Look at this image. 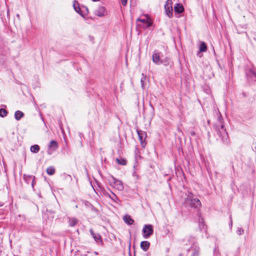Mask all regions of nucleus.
Here are the masks:
<instances>
[{"label": "nucleus", "instance_id": "nucleus-20", "mask_svg": "<svg viewBox=\"0 0 256 256\" xmlns=\"http://www.w3.org/2000/svg\"><path fill=\"white\" fill-rule=\"evenodd\" d=\"M207 50V46L204 42H202L200 46V52H205Z\"/></svg>", "mask_w": 256, "mask_h": 256}, {"label": "nucleus", "instance_id": "nucleus-12", "mask_svg": "<svg viewBox=\"0 0 256 256\" xmlns=\"http://www.w3.org/2000/svg\"><path fill=\"white\" fill-rule=\"evenodd\" d=\"M220 128L222 130V131H220V128L216 130L218 134L220 136H222V134L224 135V137L225 134L226 135V136H228L227 134L226 131V129L224 128V126L222 124L220 126Z\"/></svg>", "mask_w": 256, "mask_h": 256}, {"label": "nucleus", "instance_id": "nucleus-33", "mask_svg": "<svg viewBox=\"0 0 256 256\" xmlns=\"http://www.w3.org/2000/svg\"><path fill=\"white\" fill-rule=\"evenodd\" d=\"M16 16H17L18 17V16H19V14H18L16 15Z\"/></svg>", "mask_w": 256, "mask_h": 256}, {"label": "nucleus", "instance_id": "nucleus-22", "mask_svg": "<svg viewBox=\"0 0 256 256\" xmlns=\"http://www.w3.org/2000/svg\"><path fill=\"white\" fill-rule=\"evenodd\" d=\"M116 161L119 164H120L122 166H125L126 164V160L124 158H120V159L116 158Z\"/></svg>", "mask_w": 256, "mask_h": 256}, {"label": "nucleus", "instance_id": "nucleus-4", "mask_svg": "<svg viewBox=\"0 0 256 256\" xmlns=\"http://www.w3.org/2000/svg\"><path fill=\"white\" fill-rule=\"evenodd\" d=\"M164 9L166 14L170 18H172V0H168L164 4Z\"/></svg>", "mask_w": 256, "mask_h": 256}, {"label": "nucleus", "instance_id": "nucleus-7", "mask_svg": "<svg viewBox=\"0 0 256 256\" xmlns=\"http://www.w3.org/2000/svg\"><path fill=\"white\" fill-rule=\"evenodd\" d=\"M106 14V8L104 6H99L94 12L95 15L100 17L105 16Z\"/></svg>", "mask_w": 256, "mask_h": 256}, {"label": "nucleus", "instance_id": "nucleus-32", "mask_svg": "<svg viewBox=\"0 0 256 256\" xmlns=\"http://www.w3.org/2000/svg\"><path fill=\"white\" fill-rule=\"evenodd\" d=\"M92 0L94 2H97V1H98L99 0Z\"/></svg>", "mask_w": 256, "mask_h": 256}, {"label": "nucleus", "instance_id": "nucleus-8", "mask_svg": "<svg viewBox=\"0 0 256 256\" xmlns=\"http://www.w3.org/2000/svg\"><path fill=\"white\" fill-rule=\"evenodd\" d=\"M152 61L157 64H160L162 62L160 59V54L156 52H154L152 56Z\"/></svg>", "mask_w": 256, "mask_h": 256}, {"label": "nucleus", "instance_id": "nucleus-25", "mask_svg": "<svg viewBox=\"0 0 256 256\" xmlns=\"http://www.w3.org/2000/svg\"><path fill=\"white\" fill-rule=\"evenodd\" d=\"M236 233L238 235H242L244 233V230L242 228H238L236 230Z\"/></svg>", "mask_w": 256, "mask_h": 256}, {"label": "nucleus", "instance_id": "nucleus-3", "mask_svg": "<svg viewBox=\"0 0 256 256\" xmlns=\"http://www.w3.org/2000/svg\"><path fill=\"white\" fill-rule=\"evenodd\" d=\"M142 232L144 234L143 236L144 238H148L154 232L152 226L151 224L144 225L142 229Z\"/></svg>", "mask_w": 256, "mask_h": 256}, {"label": "nucleus", "instance_id": "nucleus-2", "mask_svg": "<svg viewBox=\"0 0 256 256\" xmlns=\"http://www.w3.org/2000/svg\"><path fill=\"white\" fill-rule=\"evenodd\" d=\"M109 181L110 184L114 188L120 191H122L124 190V186L122 181L117 180L114 176H112Z\"/></svg>", "mask_w": 256, "mask_h": 256}, {"label": "nucleus", "instance_id": "nucleus-13", "mask_svg": "<svg viewBox=\"0 0 256 256\" xmlns=\"http://www.w3.org/2000/svg\"><path fill=\"white\" fill-rule=\"evenodd\" d=\"M124 221L128 225L132 224L134 221L130 216L126 215L123 218Z\"/></svg>", "mask_w": 256, "mask_h": 256}, {"label": "nucleus", "instance_id": "nucleus-1", "mask_svg": "<svg viewBox=\"0 0 256 256\" xmlns=\"http://www.w3.org/2000/svg\"><path fill=\"white\" fill-rule=\"evenodd\" d=\"M186 202L190 206L194 208H198L201 206V202L198 198H194V195L191 192H188Z\"/></svg>", "mask_w": 256, "mask_h": 256}, {"label": "nucleus", "instance_id": "nucleus-23", "mask_svg": "<svg viewBox=\"0 0 256 256\" xmlns=\"http://www.w3.org/2000/svg\"><path fill=\"white\" fill-rule=\"evenodd\" d=\"M8 114L7 111L4 108H0V116L4 118Z\"/></svg>", "mask_w": 256, "mask_h": 256}, {"label": "nucleus", "instance_id": "nucleus-24", "mask_svg": "<svg viewBox=\"0 0 256 256\" xmlns=\"http://www.w3.org/2000/svg\"><path fill=\"white\" fill-rule=\"evenodd\" d=\"M92 237L94 239L96 242H102L101 236L99 234H95L94 236H93Z\"/></svg>", "mask_w": 256, "mask_h": 256}, {"label": "nucleus", "instance_id": "nucleus-6", "mask_svg": "<svg viewBox=\"0 0 256 256\" xmlns=\"http://www.w3.org/2000/svg\"><path fill=\"white\" fill-rule=\"evenodd\" d=\"M58 148V144L56 141L52 140H51L49 144L48 145V153L49 154H52V151L56 150Z\"/></svg>", "mask_w": 256, "mask_h": 256}, {"label": "nucleus", "instance_id": "nucleus-30", "mask_svg": "<svg viewBox=\"0 0 256 256\" xmlns=\"http://www.w3.org/2000/svg\"><path fill=\"white\" fill-rule=\"evenodd\" d=\"M4 205V203H2V202H0V206H2Z\"/></svg>", "mask_w": 256, "mask_h": 256}, {"label": "nucleus", "instance_id": "nucleus-21", "mask_svg": "<svg viewBox=\"0 0 256 256\" xmlns=\"http://www.w3.org/2000/svg\"><path fill=\"white\" fill-rule=\"evenodd\" d=\"M55 168L54 166H50L47 168L46 172L49 175H52L55 173Z\"/></svg>", "mask_w": 256, "mask_h": 256}, {"label": "nucleus", "instance_id": "nucleus-17", "mask_svg": "<svg viewBox=\"0 0 256 256\" xmlns=\"http://www.w3.org/2000/svg\"><path fill=\"white\" fill-rule=\"evenodd\" d=\"M78 223V220L75 218H69V224L70 226H74Z\"/></svg>", "mask_w": 256, "mask_h": 256}, {"label": "nucleus", "instance_id": "nucleus-26", "mask_svg": "<svg viewBox=\"0 0 256 256\" xmlns=\"http://www.w3.org/2000/svg\"><path fill=\"white\" fill-rule=\"evenodd\" d=\"M122 4L124 6H126L127 4V1L128 0H120Z\"/></svg>", "mask_w": 256, "mask_h": 256}, {"label": "nucleus", "instance_id": "nucleus-29", "mask_svg": "<svg viewBox=\"0 0 256 256\" xmlns=\"http://www.w3.org/2000/svg\"><path fill=\"white\" fill-rule=\"evenodd\" d=\"M230 228H232V216H230Z\"/></svg>", "mask_w": 256, "mask_h": 256}, {"label": "nucleus", "instance_id": "nucleus-15", "mask_svg": "<svg viewBox=\"0 0 256 256\" xmlns=\"http://www.w3.org/2000/svg\"><path fill=\"white\" fill-rule=\"evenodd\" d=\"M73 7L76 10V12L80 14H82L80 12V8L79 6V4L78 1L74 0L73 2Z\"/></svg>", "mask_w": 256, "mask_h": 256}, {"label": "nucleus", "instance_id": "nucleus-31", "mask_svg": "<svg viewBox=\"0 0 256 256\" xmlns=\"http://www.w3.org/2000/svg\"><path fill=\"white\" fill-rule=\"evenodd\" d=\"M141 82H143V78H141Z\"/></svg>", "mask_w": 256, "mask_h": 256}, {"label": "nucleus", "instance_id": "nucleus-5", "mask_svg": "<svg viewBox=\"0 0 256 256\" xmlns=\"http://www.w3.org/2000/svg\"><path fill=\"white\" fill-rule=\"evenodd\" d=\"M137 133L138 136L139 140L141 143V145L142 146H144L146 144L144 142V140L146 138V132L141 130H137Z\"/></svg>", "mask_w": 256, "mask_h": 256}, {"label": "nucleus", "instance_id": "nucleus-11", "mask_svg": "<svg viewBox=\"0 0 256 256\" xmlns=\"http://www.w3.org/2000/svg\"><path fill=\"white\" fill-rule=\"evenodd\" d=\"M174 10L177 13L180 14L184 11V8L182 4H176L174 6Z\"/></svg>", "mask_w": 256, "mask_h": 256}, {"label": "nucleus", "instance_id": "nucleus-16", "mask_svg": "<svg viewBox=\"0 0 256 256\" xmlns=\"http://www.w3.org/2000/svg\"><path fill=\"white\" fill-rule=\"evenodd\" d=\"M24 116V114L21 111L17 110L15 112L14 117L17 120H20V118H22Z\"/></svg>", "mask_w": 256, "mask_h": 256}, {"label": "nucleus", "instance_id": "nucleus-9", "mask_svg": "<svg viewBox=\"0 0 256 256\" xmlns=\"http://www.w3.org/2000/svg\"><path fill=\"white\" fill-rule=\"evenodd\" d=\"M137 21H139L143 23L142 26L144 28H148L152 25V22L148 20V18H138L137 20Z\"/></svg>", "mask_w": 256, "mask_h": 256}, {"label": "nucleus", "instance_id": "nucleus-14", "mask_svg": "<svg viewBox=\"0 0 256 256\" xmlns=\"http://www.w3.org/2000/svg\"><path fill=\"white\" fill-rule=\"evenodd\" d=\"M110 198L115 202L116 204H120V200L118 198V196L113 192H111V194H108Z\"/></svg>", "mask_w": 256, "mask_h": 256}, {"label": "nucleus", "instance_id": "nucleus-28", "mask_svg": "<svg viewBox=\"0 0 256 256\" xmlns=\"http://www.w3.org/2000/svg\"><path fill=\"white\" fill-rule=\"evenodd\" d=\"M90 234L93 236L95 234V233L94 232V230H92V228H91L90 230Z\"/></svg>", "mask_w": 256, "mask_h": 256}, {"label": "nucleus", "instance_id": "nucleus-19", "mask_svg": "<svg viewBox=\"0 0 256 256\" xmlns=\"http://www.w3.org/2000/svg\"><path fill=\"white\" fill-rule=\"evenodd\" d=\"M30 151L34 153H38L40 150V146L38 144H34L30 147Z\"/></svg>", "mask_w": 256, "mask_h": 256}, {"label": "nucleus", "instance_id": "nucleus-18", "mask_svg": "<svg viewBox=\"0 0 256 256\" xmlns=\"http://www.w3.org/2000/svg\"><path fill=\"white\" fill-rule=\"evenodd\" d=\"M192 256H198L200 254V248L196 246L192 248Z\"/></svg>", "mask_w": 256, "mask_h": 256}, {"label": "nucleus", "instance_id": "nucleus-10", "mask_svg": "<svg viewBox=\"0 0 256 256\" xmlns=\"http://www.w3.org/2000/svg\"><path fill=\"white\" fill-rule=\"evenodd\" d=\"M150 243L148 241H143L140 243V248L144 252L149 248Z\"/></svg>", "mask_w": 256, "mask_h": 256}, {"label": "nucleus", "instance_id": "nucleus-27", "mask_svg": "<svg viewBox=\"0 0 256 256\" xmlns=\"http://www.w3.org/2000/svg\"><path fill=\"white\" fill-rule=\"evenodd\" d=\"M250 72L253 74V76L256 78V70H250Z\"/></svg>", "mask_w": 256, "mask_h": 256}]
</instances>
